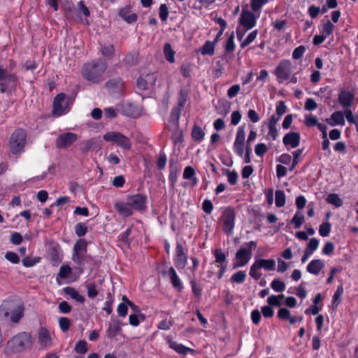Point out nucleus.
Masks as SVG:
<instances>
[{"mask_svg": "<svg viewBox=\"0 0 358 358\" xmlns=\"http://www.w3.org/2000/svg\"><path fill=\"white\" fill-rule=\"evenodd\" d=\"M182 177L184 179L190 180L192 181V185L195 186L198 184L199 180L196 177V172L194 169L189 166H186L184 169Z\"/></svg>", "mask_w": 358, "mask_h": 358, "instance_id": "nucleus-27", "label": "nucleus"}, {"mask_svg": "<svg viewBox=\"0 0 358 358\" xmlns=\"http://www.w3.org/2000/svg\"><path fill=\"white\" fill-rule=\"evenodd\" d=\"M75 232L79 237L84 236L87 232V227L86 224L83 222L77 223L75 225Z\"/></svg>", "mask_w": 358, "mask_h": 358, "instance_id": "nucleus-43", "label": "nucleus"}, {"mask_svg": "<svg viewBox=\"0 0 358 358\" xmlns=\"http://www.w3.org/2000/svg\"><path fill=\"white\" fill-rule=\"evenodd\" d=\"M119 16L129 24L135 22L138 19V15L131 11L130 6H126L120 9Z\"/></svg>", "mask_w": 358, "mask_h": 358, "instance_id": "nucleus-22", "label": "nucleus"}, {"mask_svg": "<svg viewBox=\"0 0 358 358\" xmlns=\"http://www.w3.org/2000/svg\"><path fill=\"white\" fill-rule=\"evenodd\" d=\"M168 275L173 287L180 292L183 289V285L176 270L173 267L169 268Z\"/></svg>", "mask_w": 358, "mask_h": 358, "instance_id": "nucleus-26", "label": "nucleus"}, {"mask_svg": "<svg viewBox=\"0 0 358 358\" xmlns=\"http://www.w3.org/2000/svg\"><path fill=\"white\" fill-rule=\"evenodd\" d=\"M236 215L232 208H227L224 210L221 220L223 224V231L228 235H231L234 231Z\"/></svg>", "mask_w": 358, "mask_h": 358, "instance_id": "nucleus-9", "label": "nucleus"}, {"mask_svg": "<svg viewBox=\"0 0 358 358\" xmlns=\"http://www.w3.org/2000/svg\"><path fill=\"white\" fill-rule=\"evenodd\" d=\"M205 133L201 127L196 125L194 126L192 131V137L194 141L201 142L203 139Z\"/></svg>", "mask_w": 358, "mask_h": 358, "instance_id": "nucleus-35", "label": "nucleus"}, {"mask_svg": "<svg viewBox=\"0 0 358 358\" xmlns=\"http://www.w3.org/2000/svg\"><path fill=\"white\" fill-rule=\"evenodd\" d=\"M27 343V337H12L7 342L6 347L13 352H19L25 348Z\"/></svg>", "mask_w": 358, "mask_h": 358, "instance_id": "nucleus-15", "label": "nucleus"}, {"mask_svg": "<svg viewBox=\"0 0 358 358\" xmlns=\"http://www.w3.org/2000/svg\"><path fill=\"white\" fill-rule=\"evenodd\" d=\"M180 113V108H173L172 109L168 124V127L170 130L176 131L178 129Z\"/></svg>", "mask_w": 358, "mask_h": 358, "instance_id": "nucleus-21", "label": "nucleus"}, {"mask_svg": "<svg viewBox=\"0 0 358 358\" xmlns=\"http://www.w3.org/2000/svg\"><path fill=\"white\" fill-rule=\"evenodd\" d=\"M215 45V43L214 42H211L210 41H206L201 49V53L203 55H213L214 54Z\"/></svg>", "mask_w": 358, "mask_h": 358, "instance_id": "nucleus-33", "label": "nucleus"}, {"mask_svg": "<svg viewBox=\"0 0 358 358\" xmlns=\"http://www.w3.org/2000/svg\"><path fill=\"white\" fill-rule=\"evenodd\" d=\"M5 258L13 264H18L20 262V257L14 252H7L5 255Z\"/></svg>", "mask_w": 358, "mask_h": 358, "instance_id": "nucleus-56", "label": "nucleus"}, {"mask_svg": "<svg viewBox=\"0 0 358 358\" xmlns=\"http://www.w3.org/2000/svg\"><path fill=\"white\" fill-rule=\"evenodd\" d=\"M305 220V217L303 213L300 210H297L293 218L292 219L290 223L294 224L295 229H299L302 224L303 223Z\"/></svg>", "mask_w": 358, "mask_h": 358, "instance_id": "nucleus-31", "label": "nucleus"}, {"mask_svg": "<svg viewBox=\"0 0 358 358\" xmlns=\"http://www.w3.org/2000/svg\"><path fill=\"white\" fill-rule=\"evenodd\" d=\"M164 54L165 58L170 63H173L175 61L174 55L175 51L172 49L170 43H166L164 46Z\"/></svg>", "mask_w": 358, "mask_h": 358, "instance_id": "nucleus-32", "label": "nucleus"}, {"mask_svg": "<svg viewBox=\"0 0 358 358\" xmlns=\"http://www.w3.org/2000/svg\"><path fill=\"white\" fill-rule=\"evenodd\" d=\"M234 49H235L234 35V33L232 32L226 42L225 50L228 52H231L234 51Z\"/></svg>", "mask_w": 358, "mask_h": 358, "instance_id": "nucleus-50", "label": "nucleus"}, {"mask_svg": "<svg viewBox=\"0 0 358 358\" xmlns=\"http://www.w3.org/2000/svg\"><path fill=\"white\" fill-rule=\"evenodd\" d=\"M346 117L347 121L350 124H356L358 120V117H355L352 114V112L349 108H346L344 110V117Z\"/></svg>", "mask_w": 358, "mask_h": 358, "instance_id": "nucleus-55", "label": "nucleus"}, {"mask_svg": "<svg viewBox=\"0 0 358 358\" xmlns=\"http://www.w3.org/2000/svg\"><path fill=\"white\" fill-rule=\"evenodd\" d=\"M246 248L241 247L236 253V260L237 263L234 265V268H236L245 266L251 259L252 248H255L257 243L251 241L245 243Z\"/></svg>", "mask_w": 358, "mask_h": 358, "instance_id": "nucleus-5", "label": "nucleus"}, {"mask_svg": "<svg viewBox=\"0 0 358 358\" xmlns=\"http://www.w3.org/2000/svg\"><path fill=\"white\" fill-rule=\"evenodd\" d=\"M41 260L40 257L29 258L26 257L22 260L23 265L25 267H31L38 263Z\"/></svg>", "mask_w": 358, "mask_h": 358, "instance_id": "nucleus-58", "label": "nucleus"}, {"mask_svg": "<svg viewBox=\"0 0 358 358\" xmlns=\"http://www.w3.org/2000/svg\"><path fill=\"white\" fill-rule=\"evenodd\" d=\"M306 48L303 45H299L292 52V57L294 59L301 58L305 52Z\"/></svg>", "mask_w": 358, "mask_h": 358, "instance_id": "nucleus-54", "label": "nucleus"}, {"mask_svg": "<svg viewBox=\"0 0 358 358\" xmlns=\"http://www.w3.org/2000/svg\"><path fill=\"white\" fill-rule=\"evenodd\" d=\"M63 290L66 294L71 296V297L76 301L80 303H83L85 301L84 296L80 294L74 288L71 287H66L63 289Z\"/></svg>", "mask_w": 358, "mask_h": 358, "instance_id": "nucleus-29", "label": "nucleus"}, {"mask_svg": "<svg viewBox=\"0 0 358 358\" xmlns=\"http://www.w3.org/2000/svg\"><path fill=\"white\" fill-rule=\"evenodd\" d=\"M103 139L108 142H113L124 150H130L131 142L129 138L117 131L106 132L103 136Z\"/></svg>", "mask_w": 358, "mask_h": 358, "instance_id": "nucleus-7", "label": "nucleus"}, {"mask_svg": "<svg viewBox=\"0 0 358 358\" xmlns=\"http://www.w3.org/2000/svg\"><path fill=\"white\" fill-rule=\"evenodd\" d=\"M257 34H258V31L257 29L250 32L249 34V35L247 36V38L241 42V48H244L246 46H248V45H250L251 43H252L255 40V38L257 36Z\"/></svg>", "mask_w": 358, "mask_h": 358, "instance_id": "nucleus-40", "label": "nucleus"}, {"mask_svg": "<svg viewBox=\"0 0 358 358\" xmlns=\"http://www.w3.org/2000/svg\"><path fill=\"white\" fill-rule=\"evenodd\" d=\"M189 284L194 296L198 299H201L202 295V288L197 282L195 278L191 279Z\"/></svg>", "mask_w": 358, "mask_h": 358, "instance_id": "nucleus-36", "label": "nucleus"}, {"mask_svg": "<svg viewBox=\"0 0 358 358\" xmlns=\"http://www.w3.org/2000/svg\"><path fill=\"white\" fill-rule=\"evenodd\" d=\"M326 122L328 124L332 127L336 125L343 126L345 123L344 113L341 111H335L331 115L329 118L326 120Z\"/></svg>", "mask_w": 358, "mask_h": 358, "instance_id": "nucleus-23", "label": "nucleus"}, {"mask_svg": "<svg viewBox=\"0 0 358 358\" xmlns=\"http://www.w3.org/2000/svg\"><path fill=\"white\" fill-rule=\"evenodd\" d=\"M355 95L352 92L342 90L338 94V102L344 108H350L353 103Z\"/></svg>", "mask_w": 358, "mask_h": 358, "instance_id": "nucleus-19", "label": "nucleus"}, {"mask_svg": "<svg viewBox=\"0 0 358 358\" xmlns=\"http://www.w3.org/2000/svg\"><path fill=\"white\" fill-rule=\"evenodd\" d=\"M78 139V135L71 132L60 134L55 140V145L59 149L71 146Z\"/></svg>", "mask_w": 358, "mask_h": 358, "instance_id": "nucleus-12", "label": "nucleus"}, {"mask_svg": "<svg viewBox=\"0 0 358 358\" xmlns=\"http://www.w3.org/2000/svg\"><path fill=\"white\" fill-rule=\"evenodd\" d=\"M123 85V82L120 78L109 80L106 83V87L108 89H120Z\"/></svg>", "mask_w": 358, "mask_h": 358, "instance_id": "nucleus-37", "label": "nucleus"}, {"mask_svg": "<svg viewBox=\"0 0 358 358\" xmlns=\"http://www.w3.org/2000/svg\"><path fill=\"white\" fill-rule=\"evenodd\" d=\"M169 10L167 8V6L164 3H162L159 6V17L162 20V21L165 22L167 20L168 16H169Z\"/></svg>", "mask_w": 358, "mask_h": 358, "instance_id": "nucleus-51", "label": "nucleus"}, {"mask_svg": "<svg viewBox=\"0 0 358 358\" xmlns=\"http://www.w3.org/2000/svg\"><path fill=\"white\" fill-rule=\"evenodd\" d=\"M26 133L23 129L15 131L10 138V150L13 154L21 152L26 143Z\"/></svg>", "mask_w": 358, "mask_h": 358, "instance_id": "nucleus-6", "label": "nucleus"}, {"mask_svg": "<svg viewBox=\"0 0 358 358\" xmlns=\"http://www.w3.org/2000/svg\"><path fill=\"white\" fill-rule=\"evenodd\" d=\"M285 296L283 294L275 296L271 295L267 299V303L269 306H280L282 303L280 301L282 299H284Z\"/></svg>", "mask_w": 358, "mask_h": 358, "instance_id": "nucleus-45", "label": "nucleus"}, {"mask_svg": "<svg viewBox=\"0 0 358 358\" xmlns=\"http://www.w3.org/2000/svg\"><path fill=\"white\" fill-rule=\"evenodd\" d=\"M324 267V264L321 259H313L308 264L306 270L308 273L317 275Z\"/></svg>", "mask_w": 358, "mask_h": 358, "instance_id": "nucleus-25", "label": "nucleus"}, {"mask_svg": "<svg viewBox=\"0 0 358 358\" xmlns=\"http://www.w3.org/2000/svg\"><path fill=\"white\" fill-rule=\"evenodd\" d=\"M300 139L301 136L299 133L291 131L284 136L282 143L286 147L289 146L292 148H295L299 146Z\"/></svg>", "mask_w": 358, "mask_h": 358, "instance_id": "nucleus-17", "label": "nucleus"}, {"mask_svg": "<svg viewBox=\"0 0 358 358\" xmlns=\"http://www.w3.org/2000/svg\"><path fill=\"white\" fill-rule=\"evenodd\" d=\"M86 255L87 242L84 239H80L74 245L72 260L78 265H83Z\"/></svg>", "mask_w": 358, "mask_h": 358, "instance_id": "nucleus-10", "label": "nucleus"}, {"mask_svg": "<svg viewBox=\"0 0 358 358\" xmlns=\"http://www.w3.org/2000/svg\"><path fill=\"white\" fill-rule=\"evenodd\" d=\"M286 201L285 194L282 190H276L275 192V203L278 208L285 206Z\"/></svg>", "mask_w": 358, "mask_h": 358, "instance_id": "nucleus-34", "label": "nucleus"}, {"mask_svg": "<svg viewBox=\"0 0 358 358\" xmlns=\"http://www.w3.org/2000/svg\"><path fill=\"white\" fill-rule=\"evenodd\" d=\"M226 171H227L229 182L231 185H236L237 183V180H238V173H236V171H231L229 170H227Z\"/></svg>", "mask_w": 358, "mask_h": 358, "instance_id": "nucleus-57", "label": "nucleus"}, {"mask_svg": "<svg viewBox=\"0 0 358 358\" xmlns=\"http://www.w3.org/2000/svg\"><path fill=\"white\" fill-rule=\"evenodd\" d=\"M267 150V146L262 143L257 144L255 148V154L259 157L263 156Z\"/></svg>", "mask_w": 358, "mask_h": 358, "instance_id": "nucleus-52", "label": "nucleus"}, {"mask_svg": "<svg viewBox=\"0 0 358 358\" xmlns=\"http://www.w3.org/2000/svg\"><path fill=\"white\" fill-rule=\"evenodd\" d=\"M317 108V104L312 98H308L305 102L304 108L306 110H314Z\"/></svg>", "mask_w": 358, "mask_h": 358, "instance_id": "nucleus-63", "label": "nucleus"}, {"mask_svg": "<svg viewBox=\"0 0 358 358\" xmlns=\"http://www.w3.org/2000/svg\"><path fill=\"white\" fill-rule=\"evenodd\" d=\"M245 139V131L244 126L238 127L235 141L233 145L234 152L242 157L244 155V144Z\"/></svg>", "mask_w": 358, "mask_h": 358, "instance_id": "nucleus-11", "label": "nucleus"}, {"mask_svg": "<svg viewBox=\"0 0 358 358\" xmlns=\"http://www.w3.org/2000/svg\"><path fill=\"white\" fill-rule=\"evenodd\" d=\"M174 264L178 269H183L187 264V257L181 243H177Z\"/></svg>", "mask_w": 358, "mask_h": 358, "instance_id": "nucleus-14", "label": "nucleus"}, {"mask_svg": "<svg viewBox=\"0 0 358 358\" xmlns=\"http://www.w3.org/2000/svg\"><path fill=\"white\" fill-rule=\"evenodd\" d=\"M125 183V180L123 176H115L112 181V184L115 187H122Z\"/></svg>", "mask_w": 358, "mask_h": 358, "instance_id": "nucleus-64", "label": "nucleus"}, {"mask_svg": "<svg viewBox=\"0 0 358 358\" xmlns=\"http://www.w3.org/2000/svg\"><path fill=\"white\" fill-rule=\"evenodd\" d=\"M86 287L87 289V294L90 298L94 299L98 295V292L94 283L88 284Z\"/></svg>", "mask_w": 358, "mask_h": 358, "instance_id": "nucleus-62", "label": "nucleus"}, {"mask_svg": "<svg viewBox=\"0 0 358 358\" xmlns=\"http://www.w3.org/2000/svg\"><path fill=\"white\" fill-rule=\"evenodd\" d=\"M334 29V25L329 20H328L322 25L321 34L327 37L333 33Z\"/></svg>", "mask_w": 358, "mask_h": 358, "instance_id": "nucleus-42", "label": "nucleus"}, {"mask_svg": "<svg viewBox=\"0 0 358 358\" xmlns=\"http://www.w3.org/2000/svg\"><path fill=\"white\" fill-rule=\"evenodd\" d=\"M319 245V241L315 238H312L307 245V248L306 250L309 251L311 253H313L314 251H315Z\"/></svg>", "mask_w": 358, "mask_h": 358, "instance_id": "nucleus-59", "label": "nucleus"}, {"mask_svg": "<svg viewBox=\"0 0 358 358\" xmlns=\"http://www.w3.org/2000/svg\"><path fill=\"white\" fill-rule=\"evenodd\" d=\"M16 64L13 60L9 61V65L4 66L0 64V92L11 94L15 90L18 78L15 73H11Z\"/></svg>", "mask_w": 358, "mask_h": 358, "instance_id": "nucleus-1", "label": "nucleus"}, {"mask_svg": "<svg viewBox=\"0 0 358 358\" xmlns=\"http://www.w3.org/2000/svg\"><path fill=\"white\" fill-rule=\"evenodd\" d=\"M49 255L53 265L56 266L62 260V255L61 254L58 247H52L49 250Z\"/></svg>", "mask_w": 358, "mask_h": 358, "instance_id": "nucleus-28", "label": "nucleus"}, {"mask_svg": "<svg viewBox=\"0 0 358 358\" xmlns=\"http://www.w3.org/2000/svg\"><path fill=\"white\" fill-rule=\"evenodd\" d=\"M265 271H274L275 268V261L273 259H261L255 257V262L250 268V275L253 279L257 280L261 278L262 273L259 271L260 269Z\"/></svg>", "mask_w": 358, "mask_h": 358, "instance_id": "nucleus-4", "label": "nucleus"}, {"mask_svg": "<svg viewBox=\"0 0 358 358\" xmlns=\"http://www.w3.org/2000/svg\"><path fill=\"white\" fill-rule=\"evenodd\" d=\"M331 227L329 222H323L321 224L319 228L320 235L322 237L328 236L331 231Z\"/></svg>", "mask_w": 358, "mask_h": 358, "instance_id": "nucleus-46", "label": "nucleus"}, {"mask_svg": "<svg viewBox=\"0 0 358 358\" xmlns=\"http://www.w3.org/2000/svg\"><path fill=\"white\" fill-rule=\"evenodd\" d=\"M271 287L274 291L278 292H282L285 289V284L278 278L273 280Z\"/></svg>", "mask_w": 358, "mask_h": 358, "instance_id": "nucleus-39", "label": "nucleus"}, {"mask_svg": "<svg viewBox=\"0 0 358 358\" xmlns=\"http://www.w3.org/2000/svg\"><path fill=\"white\" fill-rule=\"evenodd\" d=\"M71 273V268L68 265H63L60 267L57 277L65 279Z\"/></svg>", "mask_w": 358, "mask_h": 358, "instance_id": "nucleus-48", "label": "nucleus"}, {"mask_svg": "<svg viewBox=\"0 0 358 358\" xmlns=\"http://www.w3.org/2000/svg\"><path fill=\"white\" fill-rule=\"evenodd\" d=\"M101 54L107 58H110L114 54L115 48L113 45H103L101 48Z\"/></svg>", "mask_w": 358, "mask_h": 358, "instance_id": "nucleus-47", "label": "nucleus"}, {"mask_svg": "<svg viewBox=\"0 0 358 358\" xmlns=\"http://www.w3.org/2000/svg\"><path fill=\"white\" fill-rule=\"evenodd\" d=\"M327 201L336 207H340L343 204L342 199L336 194H329L327 198Z\"/></svg>", "mask_w": 358, "mask_h": 358, "instance_id": "nucleus-38", "label": "nucleus"}, {"mask_svg": "<svg viewBox=\"0 0 358 358\" xmlns=\"http://www.w3.org/2000/svg\"><path fill=\"white\" fill-rule=\"evenodd\" d=\"M240 24L245 29L249 30L253 28L256 24V20L254 14L249 10H243L240 17Z\"/></svg>", "mask_w": 358, "mask_h": 358, "instance_id": "nucleus-16", "label": "nucleus"}, {"mask_svg": "<svg viewBox=\"0 0 358 358\" xmlns=\"http://www.w3.org/2000/svg\"><path fill=\"white\" fill-rule=\"evenodd\" d=\"M215 110L218 114L226 116L229 112L230 105L227 101H219Z\"/></svg>", "mask_w": 358, "mask_h": 358, "instance_id": "nucleus-30", "label": "nucleus"}, {"mask_svg": "<svg viewBox=\"0 0 358 358\" xmlns=\"http://www.w3.org/2000/svg\"><path fill=\"white\" fill-rule=\"evenodd\" d=\"M114 208L118 214L122 217H127L131 216L134 210L131 208L130 205L126 200V201H117L115 203Z\"/></svg>", "mask_w": 358, "mask_h": 358, "instance_id": "nucleus-20", "label": "nucleus"}, {"mask_svg": "<svg viewBox=\"0 0 358 358\" xmlns=\"http://www.w3.org/2000/svg\"><path fill=\"white\" fill-rule=\"evenodd\" d=\"M246 278V273L245 271H239L236 273H235L231 277V281L236 282V283H243Z\"/></svg>", "mask_w": 358, "mask_h": 358, "instance_id": "nucleus-41", "label": "nucleus"}, {"mask_svg": "<svg viewBox=\"0 0 358 358\" xmlns=\"http://www.w3.org/2000/svg\"><path fill=\"white\" fill-rule=\"evenodd\" d=\"M167 343L170 348L173 349L174 351L181 355L185 356L189 352L192 354L194 352V350L192 348H187L182 344L178 343L177 342L173 341L172 339H168Z\"/></svg>", "mask_w": 358, "mask_h": 358, "instance_id": "nucleus-24", "label": "nucleus"}, {"mask_svg": "<svg viewBox=\"0 0 358 358\" xmlns=\"http://www.w3.org/2000/svg\"><path fill=\"white\" fill-rule=\"evenodd\" d=\"M65 100V94L60 93L57 94L53 101V113L57 115H62L67 112L66 108L64 107L63 103Z\"/></svg>", "mask_w": 358, "mask_h": 358, "instance_id": "nucleus-18", "label": "nucleus"}, {"mask_svg": "<svg viewBox=\"0 0 358 358\" xmlns=\"http://www.w3.org/2000/svg\"><path fill=\"white\" fill-rule=\"evenodd\" d=\"M24 307L22 305L17 306L11 312H9L8 308L5 304L0 306V317L8 319L13 323H17L24 316Z\"/></svg>", "mask_w": 358, "mask_h": 358, "instance_id": "nucleus-8", "label": "nucleus"}, {"mask_svg": "<svg viewBox=\"0 0 358 358\" xmlns=\"http://www.w3.org/2000/svg\"><path fill=\"white\" fill-rule=\"evenodd\" d=\"M293 66L289 59L282 60L274 70V74L279 83L287 81L295 84L298 81L296 73H292Z\"/></svg>", "mask_w": 358, "mask_h": 358, "instance_id": "nucleus-3", "label": "nucleus"}, {"mask_svg": "<svg viewBox=\"0 0 358 358\" xmlns=\"http://www.w3.org/2000/svg\"><path fill=\"white\" fill-rule=\"evenodd\" d=\"M302 152H303V150L301 149H298L296 150H295L294 152H293V159H292V166L289 167V171H292L294 169V168L296 167V166L299 163V157L302 155Z\"/></svg>", "mask_w": 358, "mask_h": 358, "instance_id": "nucleus-49", "label": "nucleus"}, {"mask_svg": "<svg viewBox=\"0 0 358 358\" xmlns=\"http://www.w3.org/2000/svg\"><path fill=\"white\" fill-rule=\"evenodd\" d=\"M127 201L133 210L140 211L145 209L146 208L147 198L145 196L140 194L127 196Z\"/></svg>", "mask_w": 358, "mask_h": 358, "instance_id": "nucleus-13", "label": "nucleus"}, {"mask_svg": "<svg viewBox=\"0 0 358 358\" xmlns=\"http://www.w3.org/2000/svg\"><path fill=\"white\" fill-rule=\"evenodd\" d=\"M76 352L84 354L87 351V343L85 341H80L75 347Z\"/></svg>", "mask_w": 358, "mask_h": 358, "instance_id": "nucleus-61", "label": "nucleus"}, {"mask_svg": "<svg viewBox=\"0 0 358 358\" xmlns=\"http://www.w3.org/2000/svg\"><path fill=\"white\" fill-rule=\"evenodd\" d=\"M268 131L266 134L267 139L275 141L278 137V129L276 127L268 126Z\"/></svg>", "mask_w": 358, "mask_h": 358, "instance_id": "nucleus-60", "label": "nucleus"}, {"mask_svg": "<svg viewBox=\"0 0 358 358\" xmlns=\"http://www.w3.org/2000/svg\"><path fill=\"white\" fill-rule=\"evenodd\" d=\"M107 66L106 62L100 59L85 64L82 70L83 77L93 83H98L103 80Z\"/></svg>", "mask_w": 358, "mask_h": 358, "instance_id": "nucleus-2", "label": "nucleus"}, {"mask_svg": "<svg viewBox=\"0 0 358 358\" xmlns=\"http://www.w3.org/2000/svg\"><path fill=\"white\" fill-rule=\"evenodd\" d=\"M215 262L221 264H227L226 255L221 249H215L213 252Z\"/></svg>", "mask_w": 358, "mask_h": 358, "instance_id": "nucleus-44", "label": "nucleus"}, {"mask_svg": "<svg viewBox=\"0 0 358 358\" xmlns=\"http://www.w3.org/2000/svg\"><path fill=\"white\" fill-rule=\"evenodd\" d=\"M287 111V106L284 101H280L276 106L275 112L278 116L282 117Z\"/></svg>", "mask_w": 358, "mask_h": 358, "instance_id": "nucleus-53", "label": "nucleus"}]
</instances>
